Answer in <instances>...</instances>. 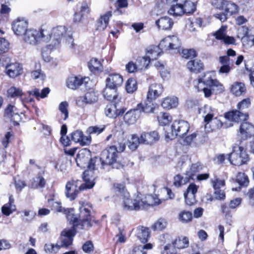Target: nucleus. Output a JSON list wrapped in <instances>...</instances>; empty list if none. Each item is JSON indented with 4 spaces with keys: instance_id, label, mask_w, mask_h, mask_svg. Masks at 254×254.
<instances>
[{
    "instance_id": "nucleus-1",
    "label": "nucleus",
    "mask_w": 254,
    "mask_h": 254,
    "mask_svg": "<svg viewBox=\"0 0 254 254\" xmlns=\"http://www.w3.org/2000/svg\"><path fill=\"white\" fill-rule=\"evenodd\" d=\"M114 191L118 195H120L123 199V208L126 210H138L145 208L150 205H159L161 200L156 196L147 195L144 198L137 196L135 198H130L128 192L125 189L123 184H115Z\"/></svg>"
},
{
    "instance_id": "nucleus-2",
    "label": "nucleus",
    "mask_w": 254,
    "mask_h": 254,
    "mask_svg": "<svg viewBox=\"0 0 254 254\" xmlns=\"http://www.w3.org/2000/svg\"><path fill=\"white\" fill-rule=\"evenodd\" d=\"M91 175L92 172L90 171H85L83 173L84 184H81L79 180H72L68 181L65 187V196L69 200H73L76 198L80 190L92 188L95 183L94 178L93 177H89V176Z\"/></svg>"
},
{
    "instance_id": "nucleus-3",
    "label": "nucleus",
    "mask_w": 254,
    "mask_h": 254,
    "mask_svg": "<svg viewBox=\"0 0 254 254\" xmlns=\"http://www.w3.org/2000/svg\"><path fill=\"white\" fill-rule=\"evenodd\" d=\"M118 157L117 148L115 146H111L108 149L103 150L100 158L95 157L91 160V163L94 162L97 163V165H100L101 168H105L106 166L113 165V168L119 169L123 166L116 163Z\"/></svg>"
},
{
    "instance_id": "nucleus-4",
    "label": "nucleus",
    "mask_w": 254,
    "mask_h": 254,
    "mask_svg": "<svg viewBox=\"0 0 254 254\" xmlns=\"http://www.w3.org/2000/svg\"><path fill=\"white\" fill-rule=\"evenodd\" d=\"M79 220L75 218L72 223L75 229L87 230L92 226L91 223L90 206L83 201L79 202Z\"/></svg>"
},
{
    "instance_id": "nucleus-5",
    "label": "nucleus",
    "mask_w": 254,
    "mask_h": 254,
    "mask_svg": "<svg viewBox=\"0 0 254 254\" xmlns=\"http://www.w3.org/2000/svg\"><path fill=\"white\" fill-rule=\"evenodd\" d=\"M189 129L188 122L183 120L175 121L170 127L165 128L166 139L172 140L177 136L184 138Z\"/></svg>"
},
{
    "instance_id": "nucleus-6",
    "label": "nucleus",
    "mask_w": 254,
    "mask_h": 254,
    "mask_svg": "<svg viewBox=\"0 0 254 254\" xmlns=\"http://www.w3.org/2000/svg\"><path fill=\"white\" fill-rule=\"evenodd\" d=\"M215 110L208 106H205L203 109L204 127L206 131L216 130L222 126V122L217 117L213 118Z\"/></svg>"
},
{
    "instance_id": "nucleus-7",
    "label": "nucleus",
    "mask_w": 254,
    "mask_h": 254,
    "mask_svg": "<svg viewBox=\"0 0 254 254\" xmlns=\"http://www.w3.org/2000/svg\"><path fill=\"white\" fill-rule=\"evenodd\" d=\"M230 162L236 166H241L247 164L250 160L246 150L242 146L235 144L233 147L232 152L228 154Z\"/></svg>"
},
{
    "instance_id": "nucleus-8",
    "label": "nucleus",
    "mask_w": 254,
    "mask_h": 254,
    "mask_svg": "<svg viewBox=\"0 0 254 254\" xmlns=\"http://www.w3.org/2000/svg\"><path fill=\"white\" fill-rule=\"evenodd\" d=\"M53 40L58 42L65 40V42L70 48L74 46V41L72 38V31L71 28L65 26H57L53 28Z\"/></svg>"
},
{
    "instance_id": "nucleus-9",
    "label": "nucleus",
    "mask_w": 254,
    "mask_h": 254,
    "mask_svg": "<svg viewBox=\"0 0 254 254\" xmlns=\"http://www.w3.org/2000/svg\"><path fill=\"white\" fill-rule=\"evenodd\" d=\"M91 152L87 148H84L79 151L76 158V162L77 165L80 167L85 168L87 167L89 170H93L97 165V163L94 162L91 163V160L94 158L91 159ZM90 171H92L90 170ZM92 173V172H91Z\"/></svg>"
},
{
    "instance_id": "nucleus-10",
    "label": "nucleus",
    "mask_w": 254,
    "mask_h": 254,
    "mask_svg": "<svg viewBox=\"0 0 254 254\" xmlns=\"http://www.w3.org/2000/svg\"><path fill=\"white\" fill-rule=\"evenodd\" d=\"M160 46L164 50H178L181 47V41L176 36H168L160 43Z\"/></svg>"
},
{
    "instance_id": "nucleus-11",
    "label": "nucleus",
    "mask_w": 254,
    "mask_h": 254,
    "mask_svg": "<svg viewBox=\"0 0 254 254\" xmlns=\"http://www.w3.org/2000/svg\"><path fill=\"white\" fill-rule=\"evenodd\" d=\"M98 100V94L93 91L86 93L83 96H80L76 99V104L79 107L83 108L87 105L96 103Z\"/></svg>"
},
{
    "instance_id": "nucleus-12",
    "label": "nucleus",
    "mask_w": 254,
    "mask_h": 254,
    "mask_svg": "<svg viewBox=\"0 0 254 254\" xmlns=\"http://www.w3.org/2000/svg\"><path fill=\"white\" fill-rule=\"evenodd\" d=\"M28 25V21L23 17H18L12 24V29L14 34L17 36H23L26 31Z\"/></svg>"
},
{
    "instance_id": "nucleus-13",
    "label": "nucleus",
    "mask_w": 254,
    "mask_h": 254,
    "mask_svg": "<svg viewBox=\"0 0 254 254\" xmlns=\"http://www.w3.org/2000/svg\"><path fill=\"white\" fill-rule=\"evenodd\" d=\"M75 235V233L73 230H64L61 233V236L59 241L57 243L59 249L61 248L67 247L71 245L72 243V238Z\"/></svg>"
},
{
    "instance_id": "nucleus-14",
    "label": "nucleus",
    "mask_w": 254,
    "mask_h": 254,
    "mask_svg": "<svg viewBox=\"0 0 254 254\" xmlns=\"http://www.w3.org/2000/svg\"><path fill=\"white\" fill-rule=\"evenodd\" d=\"M39 34L38 30L30 28L23 35V39L26 44L35 46L40 42Z\"/></svg>"
},
{
    "instance_id": "nucleus-15",
    "label": "nucleus",
    "mask_w": 254,
    "mask_h": 254,
    "mask_svg": "<svg viewBox=\"0 0 254 254\" xmlns=\"http://www.w3.org/2000/svg\"><path fill=\"white\" fill-rule=\"evenodd\" d=\"M224 117L229 121L238 123L240 121L247 120L248 119L249 114L246 113H242L239 110H235L226 113Z\"/></svg>"
},
{
    "instance_id": "nucleus-16",
    "label": "nucleus",
    "mask_w": 254,
    "mask_h": 254,
    "mask_svg": "<svg viewBox=\"0 0 254 254\" xmlns=\"http://www.w3.org/2000/svg\"><path fill=\"white\" fill-rule=\"evenodd\" d=\"M164 92V87L161 83H154L151 84L148 88L146 97L154 100L161 96Z\"/></svg>"
},
{
    "instance_id": "nucleus-17",
    "label": "nucleus",
    "mask_w": 254,
    "mask_h": 254,
    "mask_svg": "<svg viewBox=\"0 0 254 254\" xmlns=\"http://www.w3.org/2000/svg\"><path fill=\"white\" fill-rule=\"evenodd\" d=\"M239 135L244 139L251 138L254 135V126L249 122H243L239 128Z\"/></svg>"
},
{
    "instance_id": "nucleus-18",
    "label": "nucleus",
    "mask_w": 254,
    "mask_h": 254,
    "mask_svg": "<svg viewBox=\"0 0 254 254\" xmlns=\"http://www.w3.org/2000/svg\"><path fill=\"white\" fill-rule=\"evenodd\" d=\"M88 77H82L81 76H69L66 80V85L68 88L75 90L77 89L84 83H87L89 81Z\"/></svg>"
},
{
    "instance_id": "nucleus-19",
    "label": "nucleus",
    "mask_w": 254,
    "mask_h": 254,
    "mask_svg": "<svg viewBox=\"0 0 254 254\" xmlns=\"http://www.w3.org/2000/svg\"><path fill=\"white\" fill-rule=\"evenodd\" d=\"M154 100L152 99H147L143 103H138L136 108L140 111V115L142 112L151 114L154 112L156 105L153 102Z\"/></svg>"
},
{
    "instance_id": "nucleus-20",
    "label": "nucleus",
    "mask_w": 254,
    "mask_h": 254,
    "mask_svg": "<svg viewBox=\"0 0 254 254\" xmlns=\"http://www.w3.org/2000/svg\"><path fill=\"white\" fill-rule=\"evenodd\" d=\"M198 187L194 184H190L188 189L187 192L184 193V197L187 204L191 205L195 202V195L197 191Z\"/></svg>"
},
{
    "instance_id": "nucleus-21",
    "label": "nucleus",
    "mask_w": 254,
    "mask_h": 254,
    "mask_svg": "<svg viewBox=\"0 0 254 254\" xmlns=\"http://www.w3.org/2000/svg\"><path fill=\"white\" fill-rule=\"evenodd\" d=\"M204 81L206 83V85L209 86L215 94L222 93L224 91V87L218 80L216 79H213L209 74V77L205 79Z\"/></svg>"
},
{
    "instance_id": "nucleus-22",
    "label": "nucleus",
    "mask_w": 254,
    "mask_h": 254,
    "mask_svg": "<svg viewBox=\"0 0 254 254\" xmlns=\"http://www.w3.org/2000/svg\"><path fill=\"white\" fill-rule=\"evenodd\" d=\"M140 111L136 108L128 111L124 116V121L126 124L130 125L135 124L140 118Z\"/></svg>"
},
{
    "instance_id": "nucleus-23",
    "label": "nucleus",
    "mask_w": 254,
    "mask_h": 254,
    "mask_svg": "<svg viewBox=\"0 0 254 254\" xmlns=\"http://www.w3.org/2000/svg\"><path fill=\"white\" fill-rule=\"evenodd\" d=\"M188 0H166L168 3L172 4V6L168 10V13L170 15H174L177 13H181L182 6L188 1Z\"/></svg>"
},
{
    "instance_id": "nucleus-24",
    "label": "nucleus",
    "mask_w": 254,
    "mask_h": 254,
    "mask_svg": "<svg viewBox=\"0 0 254 254\" xmlns=\"http://www.w3.org/2000/svg\"><path fill=\"white\" fill-rule=\"evenodd\" d=\"M141 142L143 144H151L159 139L158 133L156 131L150 132H143L140 135Z\"/></svg>"
},
{
    "instance_id": "nucleus-25",
    "label": "nucleus",
    "mask_w": 254,
    "mask_h": 254,
    "mask_svg": "<svg viewBox=\"0 0 254 254\" xmlns=\"http://www.w3.org/2000/svg\"><path fill=\"white\" fill-rule=\"evenodd\" d=\"M106 85L110 87L118 88L123 82V78L119 74L114 73L109 75L106 79Z\"/></svg>"
},
{
    "instance_id": "nucleus-26",
    "label": "nucleus",
    "mask_w": 254,
    "mask_h": 254,
    "mask_svg": "<svg viewBox=\"0 0 254 254\" xmlns=\"http://www.w3.org/2000/svg\"><path fill=\"white\" fill-rule=\"evenodd\" d=\"M22 71L21 65L17 63L7 64L5 67L6 74L11 78H14L20 74Z\"/></svg>"
},
{
    "instance_id": "nucleus-27",
    "label": "nucleus",
    "mask_w": 254,
    "mask_h": 254,
    "mask_svg": "<svg viewBox=\"0 0 254 254\" xmlns=\"http://www.w3.org/2000/svg\"><path fill=\"white\" fill-rule=\"evenodd\" d=\"M188 69L191 72L198 73L204 69L202 62L198 59L189 61L187 64Z\"/></svg>"
},
{
    "instance_id": "nucleus-28",
    "label": "nucleus",
    "mask_w": 254,
    "mask_h": 254,
    "mask_svg": "<svg viewBox=\"0 0 254 254\" xmlns=\"http://www.w3.org/2000/svg\"><path fill=\"white\" fill-rule=\"evenodd\" d=\"M222 11L225 16L236 15L239 11V7L235 3L226 0Z\"/></svg>"
},
{
    "instance_id": "nucleus-29",
    "label": "nucleus",
    "mask_w": 254,
    "mask_h": 254,
    "mask_svg": "<svg viewBox=\"0 0 254 254\" xmlns=\"http://www.w3.org/2000/svg\"><path fill=\"white\" fill-rule=\"evenodd\" d=\"M162 49L160 46H151L148 47L146 52V57L151 61L156 60L161 54Z\"/></svg>"
},
{
    "instance_id": "nucleus-30",
    "label": "nucleus",
    "mask_w": 254,
    "mask_h": 254,
    "mask_svg": "<svg viewBox=\"0 0 254 254\" xmlns=\"http://www.w3.org/2000/svg\"><path fill=\"white\" fill-rule=\"evenodd\" d=\"M53 28L48 25H42L40 29L38 30L40 41L48 42L53 39Z\"/></svg>"
},
{
    "instance_id": "nucleus-31",
    "label": "nucleus",
    "mask_w": 254,
    "mask_h": 254,
    "mask_svg": "<svg viewBox=\"0 0 254 254\" xmlns=\"http://www.w3.org/2000/svg\"><path fill=\"white\" fill-rule=\"evenodd\" d=\"M230 89L231 93L236 96H240L245 94L247 90L245 84L238 81L233 83Z\"/></svg>"
},
{
    "instance_id": "nucleus-32",
    "label": "nucleus",
    "mask_w": 254,
    "mask_h": 254,
    "mask_svg": "<svg viewBox=\"0 0 254 254\" xmlns=\"http://www.w3.org/2000/svg\"><path fill=\"white\" fill-rule=\"evenodd\" d=\"M125 112L124 109L118 110L117 109V106L114 104L108 105L105 110L106 115L110 118H115L117 116L123 115Z\"/></svg>"
},
{
    "instance_id": "nucleus-33",
    "label": "nucleus",
    "mask_w": 254,
    "mask_h": 254,
    "mask_svg": "<svg viewBox=\"0 0 254 254\" xmlns=\"http://www.w3.org/2000/svg\"><path fill=\"white\" fill-rule=\"evenodd\" d=\"M178 99L176 97L168 96L162 99L161 106L163 108L169 110L178 106Z\"/></svg>"
},
{
    "instance_id": "nucleus-34",
    "label": "nucleus",
    "mask_w": 254,
    "mask_h": 254,
    "mask_svg": "<svg viewBox=\"0 0 254 254\" xmlns=\"http://www.w3.org/2000/svg\"><path fill=\"white\" fill-rule=\"evenodd\" d=\"M103 95L107 100L114 101L117 99L118 97L117 89L106 85L103 91Z\"/></svg>"
},
{
    "instance_id": "nucleus-35",
    "label": "nucleus",
    "mask_w": 254,
    "mask_h": 254,
    "mask_svg": "<svg viewBox=\"0 0 254 254\" xmlns=\"http://www.w3.org/2000/svg\"><path fill=\"white\" fill-rule=\"evenodd\" d=\"M156 24L159 29L168 30L172 26L173 21L170 17H161L156 21Z\"/></svg>"
},
{
    "instance_id": "nucleus-36",
    "label": "nucleus",
    "mask_w": 254,
    "mask_h": 254,
    "mask_svg": "<svg viewBox=\"0 0 254 254\" xmlns=\"http://www.w3.org/2000/svg\"><path fill=\"white\" fill-rule=\"evenodd\" d=\"M14 200L12 195L9 197V202L5 204L1 207L2 213L6 215L9 216L16 210V206L15 205Z\"/></svg>"
},
{
    "instance_id": "nucleus-37",
    "label": "nucleus",
    "mask_w": 254,
    "mask_h": 254,
    "mask_svg": "<svg viewBox=\"0 0 254 254\" xmlns=\"http://www.w3.org/2000/svg\"><path fill=\"white\" fill-rule=\"evenodd\" d=\"M182 9L183 11L181 13H177L175 16H182L184 14H192L196 10V5L194 2L188 0L182 6Z\"/></svg>"
},
{
    "instance_id": "nucleus-38",
    "label": "nucleus",
    "mask_w": 254,
    "mask_h": 254,
    "mask_svg": "<svg viewBox=\"0 0 254 254\" xmlns=\"http://www.w3.org/2000/svg\"><path fill=\"white\" fill-rule=\"evenodd\" d=\"M50 92V88L46 87L43 89L41 92L39 89L35 88L32 90L28 91V93L30 95H33L38 99L39 98H45L47 96Z\"/></svg>"
},
{
    "instance_id": "nucleus-39",
    "label": "nucleus",
    "mask_w": 254,
    "mask_h": 254,
    "mask_svg": "<svg viewBox=\"0 0 254 254\" xmlns=\"http://www.w3.org/2000/svg\"><path fill=\"white\" fill-rule=\"evenodd\" d=\"M175 248L179 249L187 248L189 246V238L186 236H181L177 238L173 242Z\"/></svg>"
},
{
    "instance_id": "nucleus-40",
    "label": "nucleus",
    "mask_w": 254,
    "mask_h": 254,
    "mask_svg": "<svg viewBox=\"0 0 254 254\" xmlns=\"http://www.w3.org/2000/svg\"><path fill=\"white\" fill-rule=\"evenodd\" d=\"M46 184V180L42 173H39L37 176L33 179L31 187L33 189L43 188Z\"/></svg>"
},
{
    "instance_id": "nucleus-41",
    "label": "nucleus",
    "mask_w": 254,
    "mask_h": 254,
    "mask_svg": "<svg viewBox=\"0 0 254 254\" xmlns=\"http://www.w3.org/2000/svg\"><path fill=\"white\" fill-rule=\"evenodd\" d=\"M140 141V136L138 137L136 134L131 135L127 142L128 148L131 150H135L140 144H142Z\"/></svg>"
},
{
    "instance_id": "nucleus-42",
    "label": "nucleus",
    "mask_w": 254,
    "mask_h": 254,
    "mask_svg": "<svg viewBox=\"0 0 254 254\" xmlns=\"http://www.w3.org/2000/svg\"><path fill=\"white\" fill-rule=\"evenodd\" d=\"M168 225L167 220L163 218H159L151 226L153 231H162L164 230Z\"/></svg>"
},
{
    "instance_id": "nucleus-43",
    "label": "nucleus",
    "mask_w": 254,
    "mask_h": 254,
    "mask_svg": "<svg viewBox=\"0 0 254 254\" xmlns=\"http://www.w3.org/2000/svg\"><path fill=\"white\" fill-rule=\"evenodd\" d=\"M152 248V245L150 243L144 245H139L134 247L131 254H147L145 250H150Z\"/></svg>"
},
{
    "instance_id": "nucleus-44",
    "label": "nucleus",
    "mask_w": 254,
    "mask_h": 254,
    "mask_svg": "<svg viewBox=\"0 0 254 254\" xmlns=\"http://www.w3.org/2000/svg\"><path fill=\"white\" fill-rule=\"evenodd\" d=\"M88 67L92 72H95L102 69L101 62L97 58H92L90 60L88 63Z\"/></svg>"
},
{
    "instance_id": "nucleus-45",
    "label": "nucleus",
    "mask_w": 254,
    "mask_h": 254,
    "mask_svg": "<svg viewBox=\"0 0 254 254\" xmlns=\"http://www.w3.org/2000/svg\"><path fill=\"white\" fill-rule=\"evenodd\" d=\"M190 179L189 176L184 177L180 175H176L174 178V185L176 187H180L182 185L186 184Z\"/></svg>"
},
{
    "instance_id": "nucleus-46",
    "label": "nucleus",
    "mask_w": 254,
    "mask_h": 254,
    "mask_svg": "<svg viewBox=\"0 0 254 254\" xmlns=\"http://www.w3.org/2000/svg\"><path fill=\"white\" fill-rule=\"evenodd\" d=\"M209 77V73H206L204 75L202 76L200 78L194 83L195 88L198 91H203L205 88V85H206V83L204 81L205 79H207V77Z\"/></svg>"
},
{
    "instance_id": "nucleus-47",
    "label": "nucleus",
    "mask_w": 254,
    "mask_h": 254,
    "mask_svg": "<svg viewBox=\"0 0 254 254\" xmlns=\"http://www.w3.org/2000/svg\"><path fill=\"white\" fill-rule=\"evenodd\" d=\"M158 121L161 126H166L172 120V117L167 113H160L157 117Z\"/></svg>"
},
{
    "instance_id": "nucleus-48",
    "label": "nucleus",
    "mask_w": 254,
    "mask_h": 254,
    "mask_svg": "<svg viewBox=\"0 0 254 254\" xmlns=\"http://www.w3.org/2000/svg\"><path fill=\"white\" fill-rule=\"evenodd\" d=\"M178 219L183 223H188L191 220L192 213L188 211H182L179 214Z\"/></svg>"
},
{
    "instance_id": "nucleus-49",
    "label": "nucleus",
    "mask_w": 254,
    "mask_h": 254,
    "mask_svg": "<svg viewBox=\"0 0 254 254\" xmlns=\"http://www.w3.org/2000/svg\"><path fill=\"white\" fill-rule=\"evenodd\" d=\"M150 62V61L146 56L138 57L136 60L138 69L142 70L146 69Z\"/></svg>"
},
{
    "instance_id": "nucleus-50",
    "label": "nucleus",
    "mask_w": 254,
    "mask_h": 254,
    "mask_svg": "<svg viewBox=\"0 0 254 254\" xmlns=\"http://www.w3.org/2000/svg\"><path fill=\"white\" fill-rule=\"evenodd\" d=\"M236 181L241 186L247 187L249 183L248 176L244 173L242 172L237 174Z\"/></svg>"
},
{
    "instance_id": "nucleus-51",
    "label": "nucleus",
    "mask_w": 254,
    "mask_h": 254,
    "mask_svg": "<svg viewBox=\"0 0 254 254\" xmlns=\"http://www.w3.org/2000/svg\"><path fill=\"white\" fill-rule=\"evenodd\" d=\"M126 88L129 93H132L135 91L137 89L136 81L133 78L128 79L126 83Z\"/></svg>"
},
{
    "instance_id": "nucleus-52",
    "label": "nucleus",
    "mask_w": 254,
    "mask_h": 254,
    "mask_svg": "<svg viewBox=\"0 0 254 254\" xmlns=\"http://www.w3.org/2000/svg\"><path fill=\"white\" fill-rule=\"evenodd\" d=\"M149 230L147 227H142L138 233V237L142 243L146 242L149 237Z\"/></svg>"
},
{
    "instance_id": "nucleus-53",
    "label": "nucleus",
    "mask_w": 254,
    "mask_h": 254,
    "mask_svg": "<svg viewBox=\"0 0 254 254\" xmlns=\"http://www.w3.org/2000/svg\"><path fill=\"white\" fill-rule=\"evenodd\" d=\"M109 22V17H100L97 20L96 26L97 30H104Z\"/></svg>"
},
{
    "instance_id": "nucleus-54",
    "label": "nucleus",
    "mask_w": 254,
    "mask_h": 254,
    "mask_svg": "<svg viewBox=\"0 0 254 254\" xmlns=\"http://www.w3.org/2000/svg\"><path fill=\"white\" fill-rule=\"evenodd\" d=\"M105 128V126H91L89 127L86 130L87 133L91 134H99L102 132Z\"/></svg>"
},
{
    "instance_id": "nucleus-55",
    "label": "nucleus",
    "mask_w": 254,
    "mask_h": 254,
    "mask_svg": "<svg viewBox=\"0 0 254 254\" xmlns=\"http://www.w3.org/2000/svg\"><path fill=\"white\" fill-rule=\"evenodd\" d=\"M68 104L66 101L62 102L59 106V110L64 115V120H65L68 117Z\"/></svg>"
},
{
    "instance_id": "nucleus-56",
    "label": "nucleus",
    "mask_w": 254,
    "mask_h": 254,
    "mask_svg": "<svg viewBox=\"0 0 254 254\" xmlns=\"http://www.w3.org/2000/svg\"><path fill=\"white\" fill-rule=\"evenodd\" d=\"M227 27L222 26L214 34L213 36L217 40H223L225 36L226 35V30Z\"/></svg>"
},
{
    "instance_id": "nucleus-57",
    "label": "nucleus",
    "mask_w": 254,
    "mask_h": 254,
    "mask_svg": "<svg viewBox=\"0 0 254 254\" xmlns=\"http://www.w3.org/2000/svg\"><path fill=\"white\" fill-rule=\"evenodd\" d=\"M181 54L182 57L186 59H192L197 56L195 51L193 49H184Z\"/></svg>"
},
{
    "instance_id": "nucleus-58",
    "label": "nucleus",
    "mask_w": 254,
    "mask_h": 254,
    "mask_svg": "<svg viewBox=\"0 0 254 254\" xmlns=\"http://www.w3.org/2000/svg\"><path fill=\"white\" fill-rule=\"evenodd\" d=\"M7 94L11 97H15L22 96V92L20 88L12 86L7 90Z\"/></svg>"
},
{
    "instance_id": "nucleus-59",
    "label": "nucleus",
    "mask_w": 254,
    "mask_h": 254,
    "mask_svg": "<svg viewBox=\"0 0 254 254\" xmlns=\"http://www.w3.org/2000/svg\"><path fill=\"white\" fill-rule=\"evenodd\" d=\"M31 77L33 79H39L41 81L44 80L45 79V75L42 72L40 69L34 70L31 72Z\"/></svg>"
},
{
    "instance_id": "nucleus-60",
    "label": "nucleus",
    "mask_w": 254,
    "mask_h": 254,
    "mask_svg": "<svg viewBox=\"0 0 254 254\" xmlns=\"http://www.w3.org/2000/svg\"><path fill=\"white\" fill-rule=\"evenodd\" d=\"M199 165L198 163L193 164L191 165L190 170L186 172V176H189L190 179L193 180V175L198 171Z\"/></svg>"
},
{
    "instance_id": "nucleus-61",
    "label": "nucleus",
    "mask_w": 254,
    "mask_h": 254,
    "mask_svg": "<svg viewBox=\"0 0 254 254\" xmlns=\"http://www.w3.org/2000/svg\"><path fill=\"white\" fill-rule=\"evenodd\" d=\"M211 183L214 190L221 189V188L224 187L225 182L224 180H220L218 178H215L211 181Z\"/></svg>"
},
{
    "instance_id": "nucleus-62",
    "label": "nucleus",
    "mask_w": 254,
    "mask_h": 254,
    "mask_svg": "<svg viewBox=\"0 0 254 254\" xmlns=\"http://www.w3.org/2000/svg\"><path fill=\"white\" fill-rule=\"evenodd\" d=\"M190 27V30L194 31L195 30L194 26H197L200 27L202 25V19L200 17L195 18V21H193V19H189Z\"/></svg>"
},
{
    "instance_id": "nucleus-63",
    "label": "nucleus",
    "mask_w": 254,
    "mask_h": 254,
    "mask_svg": "<svg viewBox=\"0 0 254 254\" xmlns=\"http://www.w3.org/2000/svg\"><path fill=\"white\" fill-rule=\"evenodd\" d=\"M251 105V100L249 98L244 99L237 105V108L240 110H243L248 108Z\"/></svg>"
},
{
    "instance_id": "nucleus-64",
    "label": "nucleus",
    "mask_w": 254,
    "mask_h": 254,
    "mask_svg": "<svg viewBox=\"0 0 254 254\" xmlns=\"http://www.w3.org/2000/svg\"><path fill=\"white\" fill-rule=\"evenodd\" d=\"M9 48V43L4 38H0V54L5 53Z\"/></svg>"
}]
</instances>
